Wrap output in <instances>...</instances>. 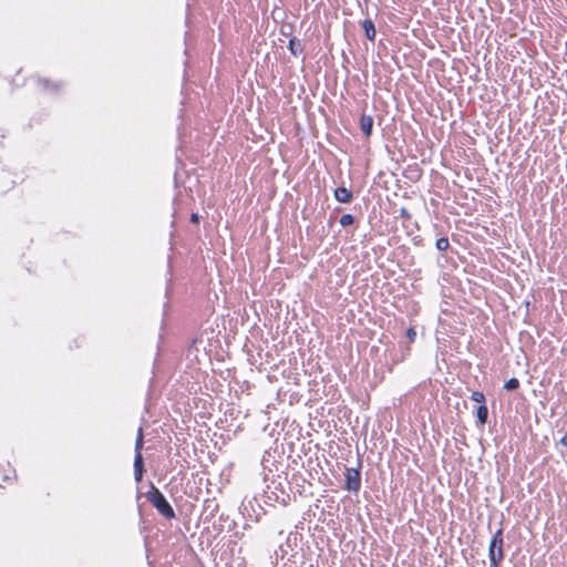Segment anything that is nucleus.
I'll return each mask as SVG.
<instances>
[{"label":"nucleus","mask_w":567,"mask_h":567,"mask_svg":"<svg viewBox=\"0 0 567 567\" xmlns=\"http://www.w3.org/2000/svg\"><path fill=\"white\" fill-rule=\"evenodd\" d=\"M145 496L163 517L168 520L176 517L175 511L165 495L153 483H151V488Z\"/></svg>","instance_id":"f257e3e1"},{"label":"nucleus","mask_w":567,"mask_h":567,"mask_svg":"<svg viewBox=\"0 0 567 567\" xmlns=\"http://www.w3.org/2000/svg\"><path fill=\"white\" fill-rule=\"evenodd\" d=\"M503 529L499 528L494 535L489 543L488 547V556L491 560V567H497L498 564L503 560Z\"/></svg>","instance_id":"f03ea898"},{"label":"nucleus","mask_w":567,"mask_h":567,"mask_svg":"<svg viewBox=\"0 0 567 567\" xmlns=\"http://www.w3.org/2000/svg\"><path fill=\"white\" fill-rule=\"evenodd\" d=\"M143 444H144V441H143V429L138 427L137 437H136L135 446H134V452H135V455H134V478H135V481L137 483H140L143 480V475H144V472H145L144 460H143V456H142Z\"/></svg>","instance_id":"7ed1b4c3"},{"label":"nucleus","mask_w":567,"mask_h":567,"mask_svg":"<svg viewBox=\"0 0 567 567\" xmlns=\"http://www.w3.org/2000/svg\"><path fill=\"white\" fill-rule=\"evenodd\" d=\"M346 487L350 492H358L361 487V475L358 470L347 468Z\"/></svg>","instance_id":"20e7f679"},{"label":"nucleus","mask_w":567,"mask_h":567,"mask_svg":"<svg viewBox=\"0 0 567 567\" xmlns=\"http://www.w3.org/2000/svg\"><path fill=\"white\" fill-rule=\"evenodd\" d=\"M373 127V118L370 115L362 114L360 117V130L365 136H370Z\"/></svg>","instance_id":"39448f33"},{"label":"nucleus","mask_w":567,"mask_h":567,"mask_svg":"<svg viewBox=\"0 0 567 567\" xmlns=\"http://www.w3.org/2000/svg\"><path fill=\"white\" fill-rule=\"evenodd\" d=\"M334 197L339 203H349L352 199V193L346 187H338L334 190Z\"/></svg>","instance_id":"423d86ee"},{"label":"nucleus","mask_w":567,"mask_h":567,"mask_svg":"<svg viewBox=\"0 0 567 567\" xmlns=\"http://www.w3.org/2000/svg\"><path fill=\"white\" fill-rule=\"evenodd\" d=\"M362 28L364 30V33H365V37L373 41L375 39V27H374V23L372 22V20L370 19H367L362 22Z\"/></svg>","instance_id":"0eeeda50"},{"label":"nucleus","mask_w":567,"mask_h":567,"mask_svg":"<svg viewBox=\"0 0 567 567\" xmlns=\"http://www.w3.org/2000/svg\"><path fill=\"white\" fill-rule=\"evenodd\" d=\"M476 416L478 422L483 425L487 422L488 417V410L487 406L484 404H481L476 410Z\"/></svg>","instance_id":"6e6552de"},{"label":"nucleus","mask_w":567,"mask_h":567,"mask_svg":"<svg viewBox=\"0 0 567 567\" xmlns=\"http://www.w3.org/2000/svg\"><path fill=\"white\" fill-rule=\"evenodd\" d=\"M519 386V381L518 379L516 378H512L509 380H507L504 384V388L507 390V391H513V390H516L518 389Z\"/></svg>","instance_id":"1a4fd4ad"},{"label":"nucleus","mask_w":567,"mask_h":567,"mask_svg":"<svg viewBox=\"0 0 567 567\" xmlns=\"http://www.w3.org/2000/svg\"><path fill=\"white\" fill-rule=\"evenodd\" d=\"M354 223V217L351 214H344L340 218V224L343 227L350 226Z\"/></svg>","instance_id":"9d476101"},{"label":"nucleus","mask_w":567,"mask_h":567,"mask_svg":"<svg viewBox=\"0 0 567 567\" xmlns=\"http://www.w3.org/2000/svg\"><path fill=\"white\" fill-rule=\"evenodd\" d=\"M436 248L440 250V251H444L449 248L450 244H449V239L445 238V237H441L436 240V244H435Z\"/></svg>","instance_id":"9b49d317"},{"label":"nucleus","mask_w":567,"mask_h":567,"mask_svg":"<svg viewBox=\"0 0 567 567\" xmlns=\"http://www.w3.org/2000/svg\"><path fill=\"white\" fill-rule=\"evenodd\" d=\"M471 400L474 401V402H477V403H484L485 402V395L483 392H480V391H474L472 394H471Z\"/></svg>","instance_id":"f8f14e48"},{"label":"nucleus","mask_w":567,"mask_h":567,"mask_svg":"<svg viewBox=\"0 0 567 567\" xmlns=\"http://www.w3.org/2000/svg\"><path fill=\"white\" fill-rule=\"evenodd\" d=\"M406 338L410 340V342H413L416 338V331L413 328H409L406 330Z\"/></svg>","instance_id":"ddd939ff"},{"label":"nucleus","mask_w":567,"mask_h":567,"mask_svg":"<svg viewBox=\"0 0 567 567\" xmlns=\"http://www.w3.org/2000/svg\"><path fill=\"white\" fill-rule=\"evenodd\" d=\"M39 84L42 85L44 90H49L51 87L50 81L47 79H41Z\"/></svg>","instance_id":"4468645a"},{"label":"nucleus","mask_w":567,"mask_h":567,"mask_svg":"<svg viewBox=\"0 0 567 567\" xmlns=\"http://www.w3.org/2000/svg\"><path fill=\"white\" fill-rule=\"evenodd\" d=\"M190 223L198 224L199 223V215L197 213H193L190 215Z\"/></svg>","instance_id":"2eb2a0df"},{"label":"nucleus","mask_w":567,"mask_h":567,"mask_svg":"<svg viewBox=\"0 0 567 567\" xmlns=\"http://www.w3.org/2000/svg\"><path fill=\"white\" fill-rule=\"evenodd\" d=\"M560 443L565 446H567V434L564 435L561 439H560Z\"/></svg>","instance_id":"dca6fc26"},{"label":"nucleus","mask_w":567,"mask_h":567,"mask_svg":"<svg viewBox=\"0 0 567 567\" xmlns=\"http://www.w3.org/2000/svg\"><path fill=\"white\" fill-rule=\"evenodd\" d=\"M289 45H290V50H292V45H295V41H293V40H290Z\"/></svg>","instance_id":"f3484780"},{"label":"nucleus","mask_w":567,"mask_h":567,"mask_svg":"<svg viewBox=\"0 0 567 567\" xmlns=\"http://www.w3.org/2000/svg\"><path fill=\"white\" fill-rule=\"evenodd\" d=\"M52 87H53L54 90H58L59 85H58V84H53V85H52Z\"/></svg>","instance_id":"a211bd4d"},{"label":"nucleus","mask_w":567,"mask_h":567,"mask_svg":"<svg viewBox=\"0 0 567 567\" xmlns=\"http://www.w3.org/2000/svg\"><path fill=\"white\" fill-rule=\"evenodd\" d=\"M295 49H296V45H292V50L291 51H292L293 54H296Z\"/></svg>","instance_id":"6ab92c4d"},{"label":"nucleus","mask_w":567,"mask_h":567,"mask_svg":"<svg viewBox=\"0 0 567 567\" xmlns=\"http://www.w3.org/2000/svg\"><path fill=\"white\" fill-rule=\"evenodd\" d=\"M237 559H241L243 563L245 561V557H238Z\"/></svg>","instance_id":"aec40b11"}]
</instances>
